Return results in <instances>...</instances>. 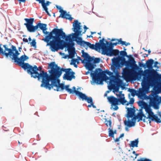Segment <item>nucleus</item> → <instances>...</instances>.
Here are the masks:
<instances>
[{
	"mask_svg": "<svg viewBox=\"0 0 161 161\" xmlns=\"http://www.w3.org/2000/svg\"><path fill=\"white\" fill-rule=\"evenodd\" d=\"M124 133L121 134L120 135V136H119V137L120 138H121V137H124Z\"/></svg>",
	"mask_w": 161,
	"mask_h": 161,
	"instance_id": "nucleus-52",
	"label": "nucleus"
},
{
	"mask_svg": "<svg viewBox=\"0 0 161 161\" xmlns=\"http://www.w3.org/2000/svg\"><path fill=\"white\" fill-rule=\"evenodd\" d=\"M151 106L150 105H148L147 104L143 108L145 109L146 112L148 114L146 118V119H149L150 117L152 116L154 114V113L152 112V110L150 108Z\"/></svg>",
	"mask_w": 161,
	"mask_h": 161,
	"instance_id": "nucleus-21",
	"label": "nucleus"
},
{
	"mask_svg": "<svg viewBox=\"0 0 161 161\" xmlns=\"http://www.w3.org/2000/svg\"><path fill=\"white\" fill-rule=\"evenodd\" d=\"M68 50L69 53V58H73L76 53L75 49L74 48L73 49H72L68 48Z\"/></svg>",
	"mask_w": 161,
	"mask_h": 161,
	"instance_id": "nucleus-25",
	"label": "nucleus"
},
{
	"mask_svg": "<svg viewBox=\"0 0 161 161\" xmlns=\"http://www.w3.org/2000/svg\"><path fill=\"white\" fill-rule=\"evenodd\" d=\"M128 128V127L125 126V129L126 131H129V129Z\"/></svg>",
	"mask_w": 161,
	"mask_h": 161,
	"instance_id": "nucleus-51",
	"label": "nucleus"
},
{
	"mask_svg": "<svg viewBox=\"0 0 161 161\" xmlns=\"http://www.w3.org/2000/svg\"><path fill=\"white\" fill-rule=\"evenodd\" d=\"M23 40L24 42H28V40L26 38H24L23 39Z\"/></svg>",
	"mask_w": 161,
	"mask_h": 161,
	"instance_id": "nucleus-49",
	"label": "nucleus"
},
{
	"mask_svg": "<svg viewBox=\"0 0 161 161\" xmlns=\"http://www.w3.org/2000/svg\"><path fill=\"white\" fill-rule=\"evenodd\" d=\"M77 62V64H78L79 62L77 59H73L72 60V61L70 63L71 65H74L76 64V63Z\"/></svg>",
	"mask_w": 161,
	"mask_h": 161,
	"instance_id": "nucleus-38",
	"label": "nucleus"
},
{
	"mask_svg": "<svg viewBox=\"0 0 161 161\" xmlns=\"http://www.w3.org/2000/svg\"><path fill=\"white\" fill-rule=\"evenodd\" d=\"M158 80L159 82H161V74L158 75Z\"/></svg>",
	"mask_w": 161,
	"mask_h": 161,
	"instance_id": "nucleus-47",
	"label": "nucleus"
},
{
	"mask_svg": "<svg viewBox=\"0 0 161 161\" xmlns=\"http://www.w3.org/2000/svg\"><path fill=\"white\" fill-rule=\"evenodd\" d=\"M154 60L152 59H150L147 60L146 62V67L147 66L153 65V64L154 63Z\"/></svg>",
	"mask_w": 161,
	"mask_h": 161,
	"instance_id": "nucleus-32",
	"label": "nucleus"
},
{
	"mask_svg": "<svg viewBox=\"0 0 161 161\" xmlns=\"http://www.w3.org/2000/svg\"><path fill=\"white\" fill-rule=\"evenodd\" d=\"M73 89L74 90V91L73 93L71 94H74L75 93L76 96L79 97V99H81L82 101H86L88 103H90V104L88 105V107L91 108L92 107L94 108H96V106L94 105L93 100L92 97H88L85 94L81 92L76 91L75 86L73 87Z\"/></svg>",
	"mask_w": 161,
	"mask_h": 161,
	"instance_id": "nucleus-10",
	"label": "nucleus"
},
{
	"mask_svg": "<svg viewBox=\"0 0 161 161\" xmlns=\"http://www.w3.org/2000/svg\"><path fill=\"white\" fill-rule=\"evenodd\" d=\"M148 69H145L143 72L142 70L138 73L136 71V74L135 76H130V78L134 79H137L139 80L141 78V77L143 76V78L142 83V89L139 91V95L142 96L145 94L143 93V90H148L150 86H153L155 82V77H157L158 74L157 71L153 69V65L147 67Z\"/></svg>",
	"mask_w": 161,
	"mask_h": 161,
	"instance_id": "nucleus-4",
	"label": "nucleus"
},
{
	"mask_svg": "<svg viewBox=\"0 0 161 161\" xmlns=\"http://www.w3.org/2000/svg\"><path fill=\"white\" fill-rule=\"evenodd\" d=\"M118 93L116 94L117 97H119L117 98L119 101V102L123 105H124L127 102L126 100L125 99V95L124 94H122V91H120L118 92Z\"/></svg>",
	"mask_w": 161,
	"mask_h": 161,
	"instance_id": "nucleus-20",
	"label": "nucleus"
},
{
	"mask_svg": "<svg viewBox=\"0 0 161 161\" xmlns=\"http://www.w3.org/2000/svg\"><path fill=\"white\" fill-rule=\"evenodd\" d=\"M104 41L105 42L106 44L107 47H114V46H116L118 44H119V42L118 41V42H115V43H112L109 42L107 41L106 40H104Z\"/></svg>",
	"mask_w": 161,
	"mask_h": 161,
	"instance_id": "nucleus-29",
	"label": "nucleus"
},
{
	"mask_svg": "<svg viewBox=\"0 0 161 161\" xmlns=\"http://www.w3.org/2000/svg\"><path fill=\"white\" fill-rule=\"evenodd\" d=\"M47 25L45 24L42 23H38L34 29V32L37 30L39 28L42 31H44L45 29H47Z\"/></svg>",
	"mask_w": 161,
	"mask_h": 161,
	"instance_id": "nucleus-22",
	"label": "nucleus"
},
{
	"mask_svg": "<svg viewBox=\"0 0 161 161\" xmlns=\"http://www.w3.org/2000/svg\"><path fill=\"white\" fill-rule=\"evenodd\" d=\"M36 1L42 4V3L43 2V0H36Z\"/></svg>",
	"mask_w": 161,
	"mask_h": 161,
	"instance_id": "nucleus-48",
	"label": "nucleus"
},
{
	"mask_svg": "<svg viewBox=\"0 0 161 161\" xmlns=\"http://www.w3.org/2000/svg\"><path fill=\"white\" fill-rule=\"evenodd\" d=\"M126 108L127 109V111L126 117L128 118L132 117L134 115L135 112V110L132 108L126 107Z\"/></svg>",
	"mask_w": 161,
	"mask_h": 161,
	"instance_id": "nucleus-23",
	"label": "nucleus"
},
{
	"mask_svg": "<svg viewBox=\"0 0 161 161\" xmlns=\"http://www.w3.org/2000/svg\"><path fill=\"white\" fill-rule=\"evenodd\" d=\"M134 99L133 98H130L129 102H128L127 101L126 103H125V104L126 105H129V104H133L134 103Z\"/></svg>",
	"mask_w": 161,
	"mask_h": 161,
	"instance_id": "nucleus-35",
	"label": "nucleus"
},
{
	"mask_svg": "<svg viewBox=\"0 0 161 161\" xmlns=\"http://www.w3.org/2000/svg\"><path fill=\"white\" fill-rule=\"evenodd\" d=\"M142 49L143 50H144L145 51H147V50L145 49V48H144V47Z\"/></svg>",
	"mask_w": 161,
	"mask_h": 161,
	"instance_id": "nucleus-64",
	"label": "nucleus"
},
{
	"mask_svg": "<svg viewBox=\"0 0 161 161\" xmlns=\"http://www.w3.org/2000/svg\"><path fill=\"white\" fill-rule=\"evenodd\" d=\"M48 9H47V11H45L47 13V14H48V15H49L50 16H51L50 14L49 13L48 11Z\"/></svg>",
	"mask_w": 161,
	"mask_h": 161,
	"instance_id": "nucleus-53",
	"label": "nucleus"
},
{
	"mask_svg": "<svg viewBox=\"0 0 161 161\" xmlns=\"http://www.w3.org/2000/svg\"><path fill=\"white\" fill-rule=\"evenodd\" d=\"M51 3V2L49 1H47L45 3V0H43V2L42 3V5L45 11H47V9H48L47 6H49Z\"/></svg>",
	"mask_w": 161,
	"mask_h": 161,
	"instance_id": "nucleus-27",
	"label": "nucleus"
},
{
	"mask_svg": "<svg viewBox=\"0 0 161 161\" xmlns=\"http://www.w3.org/2000/svg\"><path fill=\"white\" fill-rule=\"evenodd\" d=\"M118 41L119 42V44H121L122 45H125V46H127L130 44V43L129 42L127 43L125 42L122 41L121 38L118 39Z\"/></svg>",
	"mask_w": 161,
	"mask_h": 161,
	"instance_id": "nucleus-31",
	"label": "nucleus"
},
{
	"mask_svg": "<svg viewBox=\"0 0 161 161\" xmlns=\"http://www.w3.org/2000/svg\"><path fill=\"white\" fill-rule=\"evenodd\" d=\"M95 33H96V32H91V33L92 35H93V34H95Z\"/></svg>",
	"mask_w": 161,
	"mask_h": 161,
	"instance_id": "nucleus-61",
	"label": "nucleus"
},
{
	"mask_svg": "<svg viewBox=\"0 0 161 161\" xmlns=\"http://www.w3.org/2000/svg\"><path fill=\"white\" fill-rule=\"evenodd\" d=\"M138 138H137L134 141H130V146L132 147H138Z\"/></svg>",
	"mask_w": 161,
	"mask_h": 161,
	"instance_id": "nucleus-26",
	"label": "nucleus"
},
{
	"mask_svg": "<svg viewBox=\"0 0 161 161\" xmlns=\"http://www.w3.org/2000/svg\"><path fill=\"white\" fill-rule=\"evenodd\" d=\"M118 39H112V40H111V41H114L115 40H117L118 41Z\"/></svg>",
	"mask_w": 161,
	"mask_h": 161,
	"instance_id": "nucleus-56",
	"label": "nucleus"
},
{
	"mask_svg": "<svg viewBox=\"0 0 161 161\" xmlns=\"http://www.w3.org/2000/svg\"><path fill=\"white\" fill-rule=\"evenodd\" d=\"M75 91H78V92H79V90H80V88H78L77 89V90H76V87H75Z\"/></svg>",
	"mask_w": 161,
	"mask_h": 161,
	"instance_id": "nucleus-55",
	"label": "nucleus"
},
{
	"mask_svg": "<svg viewBox=\"0 0 161 161\" xmlns=\"http://www.w3.org/2000/svg\"><path fill=\"white\" fill-rule=\"evenodd\" d=\"M146 99L149 100V104L156 109L159 108V104L161 103V97H159L156 94H153L146 96Z\"/></svg>",
	"mask_w": 161,
	"mask_h": 161,
	"instance_id": "nucleus-9",
	"label": "nucleus"
},
{
	"mask_svg": "<svg viewBox=\"0 0 161 161\" xmlns=\"http://www.w3.org/2000/svg\"><path fill=\"white\" fill-rule=\"evenodd\" d=\"M136 118V117H134L131 119V120H130L128 119V120H125L124 121V124L126 126L129 127H131L134 126L135 125Z\"/></svg>",
	"mask_w": 161,
	"mask_h": 161,
	"instance_id": "nucleus-19",
	"label": "nucleus"
},
{
	"mask_svg": "<svg viewBox=\"0 0 161 161\" xmlns=\"http://www.w3.org/2000/svg\"><path fill=\"white\" fill-rule=\"evenodd\" d=\"M134 89H129L128 91L131 93V92Z\"/></svg>",
	"mask_w": 161,
	"mask_h": 161,
	"instance_id": "nucleus-54",
	"label": "nucleus"
},
{
	"mask_svg": "<svg viewBox=\"0 0 161 161\" xmlns=\"http://www.w3.org/2000/svg\"><path fill=\"white\" fill-rule=\"evenodd\" d=\"M158 62L156 61L154 63V64L153 66L154 67L156 68L157 69H158L159 68V67L157 66V64H159Z\"/></svg>",
	"mask_w": 161,
	"mask_h": 161,
	"instance_id": "nucleus-42",
	"label": "nucleus"
},
{
	"mask_svg": "<svg viewBox=\"0 0 161 161\" xmlns=\"http://www.w3.org/2000/svg\"><path fill=\"white\" fill-rule=\"evenodd\" d=\"M148 53L149 54L151 52V51L150 50H149L148 51Z\"/></svg>",
	"mask_w": 161,
	"mask_h": 161,
	"instance_id": "nucleus-60",
	"label": "nucleus"
},
{
	"mask_svg": "<svg viewBox=\"0 0 161 161\" xmlns=\"http://www.w3.org/2000/svg\"><path fill=\"white\" fill-rule=\"evenodd\" d=\"M2 44H0V54L3 55H4L7 58L9 56L10 58L12 59L14 58V55H19L20 53L16 49L15 46H12V48H9L7 45H3L4 49L1 47Z\"/></svg>",
	"mask_w": 161,
	"mask_h": 161,
	"instance_id": "nucleus-8",
	"label": "nucleus"
},
{
	"mask_svg": "<svg viewBox=\"0 0 161 161\" xmlns=\"http://www.w3.org/2000/svg\"><path fill=\"white\" fill-rule=\"evenodd\" d=\"M108 136H109L114 138V134L113 133V130L110 128L108 129Z\"/></svg>",
	"mask_w": 161,
	"mask_h": 161,
	"instance_id": "nucleus-34",
	"label": "nucleus"
},
{
	"mask_svg": "<svg viewBox=\"0 0 161 161\" xmlns=\"http://www.w3.org/2000/svg\"><path fill=\"white\" fill-rule=\"evenodd\" d=\"M84 32H83L82 33V34H84V33H85L86 32V31L88 29V28L86 26V25H84Z\"/></svg>",
	"mask_w": 161,
	"mask_h": 161,
	"instance_id": "nucleus-45",
	"label": "nucleus"
},
{
	"mask_svg": "<svg viewBox=\"0 0 161 161\" xmlns=\"http://www.w3.org/2000/svg\"><path fill=\"white\" fill-rule=\"evenodd\" d=\"M131 95L132 96H134L136 93V91L135 89H133L132 91L131 92Z\"/></svg>",
	"mask_w": 161,
	"mask_h": 161,
	"instance_id": "nucleus-41",
	"label": "nucleus"
},
{
	"mask_svg": "<svg viewBox=\"0 0 161 161\" xmlns=\"http://www.w3.org/2000/svg\"><path fill=\"white\" fill-rule=\"evenodd\" d=\"M30 45L31 46L34 47H36V40L35 39H33L32 42H30Z\"/></svg>",
	"mask_w": 161,
	"mask_h": 161,
	"instance_id": "nucleus-36",
	"label": "nucleus"
},
{
	"mask_svg": "<svg viewBox=\"0 0 161 161\" xmlns=\"http://www.w3.org/2000/svg\"><path fill=\"white\" fill-rule=\"evenodd\" d=\"M24 19L26 22V23L24 24V25L26 26L28 31L30 32H34L35 26L33 25L34 19L25 18Z\"/></svg>",
	"mask_w": 161,
	"mask_h": 161,
	"instance_id": "nucleus-15",
	"label": "nucleus"
},
{
	"mask_svg": "<svg viewBox=\"0 0 161 161\" xmlns=\"http://www.w3.org/2000/svg\"><path fill=\"white\" fill-rule=\"evenodd\" d=\"M138 103L139 106H140L142 109L147 104V103L143 101H139Z\"/></svg>",
	"mask_w": 161,
	"mask_h": 161,
	"instance_id": "nucleus-33",
	"label": "nucleus"
},
{
	"mask_svg": "<svg viewBox=\"0 0 161 161\" xmlns=\"http://www.w3.org/2000/svg\"><path fill=\"white\" fill-rule=\"evenodd\" d=\"M150 117V118L148 119V121H149V123L150 124L151 122V120L152 121H154L156 122L157 123H160L161 122V120L157 116L154 114L152 116Z\"/></svg>",
	"mask_w": 161,
	"mask_h": 161,
	"instance_id": "nucleus-24",
	"label": "nucleus"
},
{
	"mask_svg": "<svg viewBox=\"0 0 161 161\" xmlns=\"http://www.w3.org/2000/svg\"><path fill=\"white\" fill-rule=\"evenodd\" d=\"M81 23L79 22L78 20H75L73 24V28L72 30L75 32L74 33H72V38L73 39H75V41L78 44L83 46L85 47V42L82 40V38L79 36H82V34L81 33L82 31L81 26L80 25Z\"/></svg>",
	"mask_w": 161,
	"mask_h": 161,
	"instance_id": "nucleus-7",
	"label": "nucleus"
},
{
	"mask_svg": "<svg viewBox=\"0 0 161 161\" xmlns=\"http://www.w3.org/2000/svg\"><path fill=\"white\" fill-rule=\"evenodd\" d=\"M137 161H152L150 159L147 158H141L140 159H138Z\"/></svg>",
	"mask_w": 161,
	"mask_h": 161,
	"instance_id": "nucleus-39",
	"label": "nucleus"
},
{
	"mask_svg": "<svg viewBox=\"0 0 161 161\" xmlns=\"http://www.w3.org/2000/svg\"><path fill=\"white\" fill-rule=\"evenodd\" d=\"M74 66L75 67V68H77V67H78V66L77 65V64H76L74 65Z\"/></svg>",
	"mask_w": 161,
	"mask_h": 161,
	"instance_id": "nucleus-59",
	"label": "nucleus"
},
{
	"mask_svg": "<svg viewBox=\"0 0 161 161\" xmlns=\"http://www.w3.org/2000/svg\"><path fill=\"white\" fill-rule=\"evenodd\" d=\"M120 138L119 137H118V138H116L115 140V142H119V141Z\"/></svg>",
	"mask_w": 161,
	"mask_h": 161,
	"instance_id": "nucleus-50",
	"label": "nucleus"
},
{
	"mask_svg": "<svg viewBox=\"0 0 161 161\" xmlns=\"http://www.w3.org/2000/svg\"><path fill=\"white\" fill-rule=\"evenodd\" d=\"M121 84H120L119 86V85H117L116 86H117L116 87H115V88L114 89V90L117 92H119V87H118Z\"/></svg>",
	"mask_w": 161,
	"mask_h": 161,
	"instance_id": "nucleus-44",
	"label": "nucleus"
},
{
	"mask_svg": "<svg viewBox=\"0 0 161 161\" xmlns=\"http://www.w3.org/2000/svg\"><path fill=\"white\" fill-rule=\"evenodd\" d=\"M49 67L50 70L48 71L50 75L47 74V76L46 77L44 87L50 90L52 88L57 91H63L65 89L69 94L73 93L74 90L69 88V85H64L63 83H60L59 78L61 76L62 72H65V73L63 75L64 80H71L72 79H75L74 75L75 73L72 71L71 69L61 68L56 64L54 62L50 63Z\"/></svg>",
	"mask_w": 161,
	"mask_h": 161,
	"instance_id": "nucleus-1",
	"label": "nucleus"
},
{
	"mask_svg": "<svg viewBox=\"0 0 161 161\" xmlns=\"http://www.w3.org/2000/svg\"><path fill=\"white\" fill-rule=\"evenodd\" d=\"M39 69V70H37V71H40V73H38V74H40L42 72H44V71L42 70V68L41 67H39V68H38Z\"/></svg>",
	"mask_w": 161,
	"mask_h": 161,
	"instance_id": "nucleus-46",
	"label": "nucleus"
},
{
	"mask_svg": "<svg viewBox=\"0 0 161 161\" xmlns=\"http://www.w3.org/2000/svg\"><path fill=\"white\" fill-rule=\"evenodd\" d=\"M111 67L113 72L114 73L115 75H116L115 76L117 78H118V77L119 76V73L118 70L116 69L117 68H118L115 67L113 65V66H111Z\"/></svg>",
	"mask_w": 161,
	"mask_h": 161,
	"instance_id": "nucleus-30",
	"label": "nucleus"
},
{
	"mask_svg": "<svg viewBox=\"0 0 161 161\" xmlns=\"http://www.w3.org/2000/svg\"><path fill=\"white\" fill-rule=\"evenodd\" d=\"M56 8L59 10V12L61 13L59 16V17H61L62 18L66 19H69L70 20H71L73 19L71 17L70 15L67 13L66 11L63 10L61 6L57 5H56Z\"/></svg>",
	"mask_w": 161,
	"mask_h": 161,
	"instance_id": "nucleus-16",
	"label": "nucleus"
},
{
	"mask_svg": "<svg viewBox=\"0 0 161 161\" xmlns=\"http://www.w3.org/2000/svg\"><path fill=\"white\" fill-rule=\"evenodd\" d=\"M119 51L117 49H114L113 48L107 47L106 44L105 46L103 48L102 54L108 56H116L119 54Z\"/></svg>",
	"mask_w": 161,
	"mask_h": 161,
	"instance_id": "nucleus-13",
	"label": "nucleus"
},
{
	"mask_svg": "<svg viewBox=\"0 0 161 161\" xmlns=\"http://www.w3.org/2000/svg\"><path fill=\"white\" fill-rule=\"evenodd\" d=\"M115 114H116V113H114L112 115H113V116H115Z\"/></svg>",
	"mask_w": 161,
	"mask_h": 161,
	"instance_id": "nucleus-63",
	"label": "nucleus"
},
{
	"mask_svg": "<svg viewBox=\"0 0 161 161\" xmlns=\"http://www.w3.org/2000/svg\"><path fill=\"white\" fill-rule=\"evenodd\" d=\"M139 66L140 67H143L144 68H146V64H145L139 62Z\"/></svg>",
	"mask_w": 161,
	"mask_h": 161,
	"instance_id": "nucleus-40",
	"label": "nucleus"
},
{
	"mask_svg": "<svg viewBox=\"0 0 161 161\" xmlns=\"http://www.w3.org/2000/svg\"><path fill=\"white\" fill-rule=\"evenodd\" d=\"M135 117H136V119L137 118H139L140 119V120H142V118L143 117L146 118H146L147 117H146V116L143 114L142 111V109H141L140 110V112L138 114L137 116H135Z\"/></svg>",
	"mask_w": 161,
	"mask_h": 161,
	"instance_id": "nucleus-28",
	"label": "nucleus"
},
{
	"mask_svg": "<svg viewBox=\"0 0 161 161\" xmlns=\"http://www.w3.org/2000/svg\"><path fill=\"white\" fill-rule=\"evenodd\" d=\"M107 99L109 102L111 104L112 107L110 108L113 109L114 110H117L119 108L117 105L119 104V100L113 96L108 97Z\"/></svg>",
	"mask_w": 161,
	"mask_h": 161,
	"instance_id": "nucleus-14",
	"label": "nucleus"
},
{
	"mask_svg": "<svg viewBox=\"0 0 161 161\" xmlns=\"http://www.w3.org/2000/svg\"><path fill=\"white\" fill-rule=\"evenodd\" d=\"M106 73L110 76L109 84L111 86H114V84L119 86L122 84V82L121 80L117 78L115 76L112 75L113 74L112 72L108 70H107L106 72H105L101 69L97 68L93 73H90V75L92 78L93 81L91 82V84L92 85H94L95 84L97 85L101 84L102 82L101 80L102 78H104L105 80H109V78L106 75Z\"/></svg>",
	"mask_w": 161,
	"mask_h": 161,
	"instance_id": "nucleus-5",
	"label": "nucleus"
},
{
	"mask_svg": "<svg viewBox=\"0 0 161 161\" xmlns=\"http://www.w3.org/2000/svg\"><path fill=\"white\" fill-rule=\"evenodd\" d=\"M132 153H133V154H135V155H136V152H135V151H133V152H132Z\"/></svg>",
	"mask_w": 161,
	"mask_h": 161,
	"instance_id": "nucleus-62",
	"label": "nucleus"
},
{
	"mask_svg": "<svg viewBox=\"0 0 161 161\" xmlns=\"http://www.w3.org/2000/svg\"><path fill=\"white\" fill-rule=\"evenodd\" d=\"M28 40L29 41H31V39L30 36L29 37Z\"/></svg>",
	"mask_w": 161,
	"mask_h": 161,
	"instance_id": "nucleus-58",
	"label": "nucleus"
},
{
	"mask_svg": "<svg viewBox=\"0 0 161 161\" xmlns=\"http://www.w3.org/2000/svg\"><path fill=\"white\" fill-rule=\"evenodd\" d=\"M114 134H116V130H115L114 131H113Z\"/></svg>",
	"mask_w": 161,
	"mask_h": 161,
	"instance_id": "nucleus-57",
	"label": "nucleus"
},
{
	"mask_svg": "<svg viewBox=\"0 0 161 161\" xmlns=\"http://www.w3.org/2000/svg\"><path fill=\"white\" fill-rule=\"evenodd\" d=\"M121 56H118L114 57L112 59V64L116 68H119L125 65L126 67L123 69L122 75L125 78H130V76L134 77L136 74L135 70H138L139 67L136 63L134 59L129 58V60L126 61L125 57L128 58L126 52L121 51L120 52Z\"/></svg>",
	"mask_w": 161,
	"mask_h": 161,
	"instance_id": "nucleus-3",
	"label": "nucleus"
},
{
	"mask_svg": "<svg viewBox=\"0 0 161 161\" xmlns=\"http://www.w3.org/2000/svg\"><path fill=\"white\" fill-rule=\"evenodd\" d=\"M47 30V29H45L44 31H42L43 33L46 35H48L47 36H49L51 32H49L48 31H46Z\"/></svg>",
	"mask_w": 161,
	"mask_h": 161,
	"instance_id": "nucleus-43",
	"label": "nucleus"
},
{
	"mask_svg": "<svg viewBox=\"0 0 161 161\" xmlns=\"http://www.w3.org/2000/svg\"><path fill=\"white\" fill-rule=\"evenodd\" d=\"M105 123V124L107 126H110V128L111 127L112 122L111 120H107L106 119Z\"/></svg>",
	"mask_w": 161,
	"mask_h": 161,
	"instance_id": "nucleus-37",
	"label": "nucleus"
},
{
	"mask_svg": "<svg viewBox=\"0 0 161 161\" xmlns=\"http://www.w3.org/2000/svg\"><path fill=\"white\" fill-rule=\"evenodd\" d=\"M25 70H27V73L31 75V77L35 78H38V80H40L42 79V84L41 87H44L46 77L47 76V73L45 72H42L40 74H38L37 70L38 69L36 65L34 67L30 65L28 63H23L19 64Z\"/></svg>",
	"mask_w": 161,
	"mask_h": 161,
	"instance_id": "nucleus-6",
	"label": "nucleus"
},
{
	"mask_svg": "<svg viewBox=\"0 0 161 161\" xmlns=\"http://www.w3.org/2000/svg\"><path fill=\"white\" fill-rule=\"evenodd\" d=\"M101 59L99 58H95L94 57H91L89 59V64L87 66L86 69L88 71L86 72V75H88L90 73H93V69L96 66L95 64L100 62Z\"/></svg>",
	"mask_w": 161,
	"mask_h": 161,
	"instance_id": "nucleus-11",
	"label": "nucleus"
},
{
	"mask_svg": "<svg viewBox=\"0 0 161 161\" xmlns=\"http://www.w3.org/2000/svg\"><path fill=\"white\" fill-rule=\"evenodd\" d=\"M72 37V33L66 36L62 28H55L49 36H46L42 40L47 43L46 46H49L52 52H55L67 47L68 45H71L73 43Z\"/></svg>",
	"mask_w": 161,
	"mask_h": 161,
	"instance_id": "nucleus-2",
	"label": "nucleus"
},
{
	"mask_svg": "<svg viewBox=\"0 0 161 161\" xmlns=\"http://www.w3.org/2000/svg\"><path fill=\"white\" fill-rule=\"evenodd\" d=\"M18 55H14V58L12 59L14 62L19 64L21 63H24V61L29 59V57L25 54L21 56L19 58L18 57Z\"/></svg>",
	"mask_w": 161,
	"mask_h": 161,
	"instance_id": "nucleus-17",
	"label": "nucleus"
},
{
	"mask_svg": "<svg viewBox=\"0 0 161 161\" xmlns=\"http://www.w3.org/2000/svg\"><path fill=\"white\" fill-rule=\"evenodd\" d=\"M82 56L84 58V59L82 61V63L84 64L86 68V66L89 64V59L91 57L87 53L85 52L82 53Z\"/></svg>",
	"mask_w": 161,
	"mask_h": 161,
	"instance_id": "nucleus-18",
	"label": "nucleus"
},
{
	"mask_svg": "<svg viewBox=\"0 0 161 161\" xmlns=\"http://www.w3.org/2000/svg\"><path fill=\"white\" fill-rule=\"evenodd\" d=\"M104 38H103L102 39L99 40V42H96L95 45L91 44L90 42H85V46H86L91 49L99 51L101 49H102V50H103V48L105 46V43L104 42Z\"/></svg>",
	"mask_w": 161,
	"mask_h": 161,
	"instance_id": "nucleus-12",
	"label": "nucleus"
}]
</instances>
